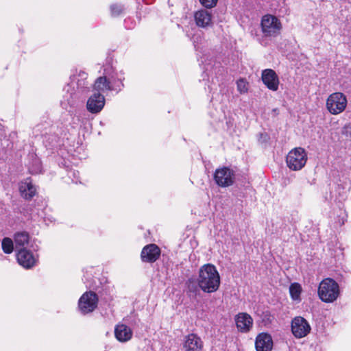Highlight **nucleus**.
Masks as SVG:
<instances>
[{
	"instance_id": "7",
	"label": "nucleus",
	"mask_w": 351,
	"mask_h": 351,
	"mask_svg": "<svg viewBox=\"0 0 351 351\" xmlns=\"http://www.w3.org/2000/svg\"><path fill=\"white\" fill-rule=\"evenodd\" d=\"M98 296L92 291L85 292L80 298L78 307L82 314L93 312L98 304Z\"/></svg>"
},
{
	"instance_id": "12",
	"label": "nucleus",
	"mask_w": 351,
	"mask_h": 351,
	"mask_svg": "<svg viewBox=\"0 0 351 351\" xmlns=\"http://www.w3.org/2000/svg\"><path fill=\"white\" fill-rule=\"evenodd\" d=\"M256 351H271L273 339L269 333L262 332L257 335L255 341Z\"/></svg>"
},
{
	"instance_id": "25",
	"label": "nucleus",
	"mask_w": 351,
	"mask_h": 351,
	"mask_svg": "<svg viewBox=\"0 0 351 351\" xmlns=\"http://www.w3.org/2000/svg\"><path fill=\"white\" fill-rule=\"evenodd\" d=\"M123 10L121 5L113 4L110 6L111 14L112 16H117L120 15Z\"/></svg>"
},
{
	"instance_id": "5",
	"label": "nucleus",
	"mask_w": 351,
	"mask_h": 351,
	"mask_svg": "<svg viewBox=\"0 0 351 351\" xmlns=\"http://www.w3.org/2000/svg\"><path fill=\"white\" fill-rule=\"evenodd\" d=\"M261 28L265 36H276L282 28L280 20L275 16L267 14L261 20Z\"/></svg>"
},
{
	"instance_id": "4",
	"label": "nucleus",
	"mask_w": 351,
	"mask_h": 351,
	"mask_svg": "<svg viewBox=\"0 0 351 351\" xmlns=\"http://www.w3.org/2000/svg\"><path fill=\"white\" fill-rule=\"evenodd\" d=\"M235 172L228 167H222L215 170L214 173V180L220 187H228L232 186L235 181Z\"/></svg>"
},
{
	"instance_id": "8",
	"label": "nucleus",
	"mask_w": 351,
	"mask_h": 351,
	"mask_svg": "<svg viewBox=\"0 0 351 351\" xmlns=\"http://www.w3.org/2000/svg\"><path fill=\"white\" fill-rule=\"evenodd\" d=\"M311 330L308 322L302 317H296L291 322V331L296 338L306 336Z\"/></svg>"
},
{
	"instance_id": "19",
	"label": "nucleus",
	"mask_w": 351,
	"mask_h": 351,
	"mask_svg": "<svg viewBox=\"0 0 351 351\" xmlns=\"http://www.w3.org/2000/svg\"><path fill=\"white\" fill-rule=\"evenodd\" d=\"M93 90L97 93L104 92V90H114V88L110 82L105 76H101L96 79L93 84Z\"/></svg>"
},
{
	"instance_id": "14",
	"label": "nucleus",
	"mask_w": 351,
	"mask_h": 351,
	"mask_svg": "<svg viewBox=\"0 0 351 351\" xmlns=\"http://www.w3.org/2000/svg\"><path fill=\"white\" fill-rule=\"evenodd\" d=\"M16 258L19 263L27 269L32 267L36 263L33 254L24 247L19 250Z\"/></svg>"
},
{
	"instance_id": "6",
	"label": "nucleus",
	"mask_w": 351,
	"mask_h": 351,
	"mask_svg": "<svg viewBox=\"0 0 351 351\" xmlns=\"http://www.w3.org/2000/svg\"><path fill=\"white\" fill-rule=\"evenodd\" d=\"M347 106V99L341 93L331 94L326 101L328 110L332 114H338L343 112Z\"/></svg>"
},
{
	"instance_id": "13",
	"label": "nucleus",
	"mask_w": 351,
	"mask_h": 351,
	"mask_svg": "<svg viewBox=\"0 0 351 351\" xmlns=\"http://www.w3.org/2000/svg\"><path fill=\"white\" fill-rule=\"evenodd\" d=\"M183 348L185 351H201L203 341L196 334L191 333L184 337Z\"/></svg>"
},
{
	"instance_id": "17",
	"label": "nucleus",
	"mask_w": 351,
	"mask_h": 351,
	"mask_svg": "<svg viewBox=\"0 0 351 351\" xmlns=\"http://www.w3.org/2000/svg\"><path fill=\"white\" fill-rule=\"evenodd\" d=\"M194 17L198 27L207 28L212 25V14L206 10H200L196 12Z\"/></svg>"
},
{
	"instance_id": "2",
	"label": "nucleus",
	"mask_w": 351,
	"mask_h": 351,
	"mask_svg": "<svg viewBox=\"0 0 351 351\" xmlns=\"http://www.w3.org/2000/svg\"><path fill=\"white\" fill-rule=\"evenodd\" d=\"M318 295L319 299L326 303L335 301L339 295V287L333 279L328 278L323 280L318 287Z\"/></svg>"
},
{
	"instance_id": "28",
	"label": "nucleus",
	"mask_w": 351,
	"mask_h": 351,
	"mask_svg": "<svg viewBox=\"0 0 351 351\" xmlns=\"http://www.w3.org/2000/svg\"><path fill=\"white\" fill-rule=\"evenodd\" d=\"M237 88L241 93H245L247 90L245 82L243 80H240L237 82Z\"/></svg>"
},
{
	"instance_id": "1",
	"label": "nucleus",
	"mask_w": 351,
	"mask_h": 351,
	"mask_svg": "<svg viewBox=\"0 0 351 351\" xmlns=\"http://www.w3.org/2000/svg\"><path fill=\"white\" fill-rule=\"evenodd\" d=\"M199 285L204 293H213L220 285V276L216 267L208 263L202 265L198 272Z\"/></svg>"
},
{
	"instance_id": "21",
	"label": "nucleus",
	"mask_w": 351,
	"mask_h": 351,
	"mask_svg": "<svg viewBox=\"0 0 351 351\" xmlns=\"http://www.w3.org/2000/svg\"><path fill=\"white\" fill-rule=\"evenodd\" d=\"M14 241L16 246L24 247L25 245L28 243L29 239V234L27 232H18L15 233Z\"/></svg>"
},
{
	"instance_id": "20",
	"label": "nucleus",
	"mask_w": 351,
	"mask_h": 351,
	"mask_svg": "<svg viewBox=\"0 0 351 351\" xmlns=\"http://www.w3.org/2000/svg\"><path fill=\"white\" fill-rule=\"evenodd\" d=\"M186 293L190 298H195L199 292L200 287L199 285L198 278H190L186 282Z\"/></svg>"
},
{
	"instance_id": "16",
	"label": "nucleus",
	"mask_w": 351,
	"mask_h": 351,
	"mask_svg": "<svg viewBox=\"0 0 351 351\" xmlns=\"http://www.w3.org/2000/svg\"><path fill=\"white\" fill-rule=\"evenodd\" d=\"M132 329L125 324H119L114 328V336L120 342H127L132 337Z\"/></svg>"
},
{
	"instance_id": "31",
	"label": "nucleus",
	"mask_w": 351,
	"mask_h": 351,
	"mask_svg": "<svg viewBox=\"0 0 351 351\" xmlns=\"http://www.w3.org/2000/svg\"><path fill=\"white\" fill-rule=\"evenodd\" d=\"M123 86L124 84L122 82H121V86H117V88H114V90H117V92H119Z\"/></svg>"
},
{
	"instance_id": "10",
	"label": "nucleus",
	"mask_w": 351,
	"mask_h": 351,
	"mask_svg": "<svg viewBox=\"0 0 351 351\" xmlns=\"http://www.w3.org/2000/svg\"><path fill=\"white\" fill-rule=\"evenodd\" d=\"M160 255V249L156 244H149L145 246L141 254L143 262L154 263Z\"/></svg>"
},
{
	"instance_id": "22",
	"label": "nucleus",
	"mask_w": 351,
	"mask_h": 351,
	"mask_svg": "<svg viewBox=\"0 0 351 351\" xmlns=\"http://www.w3.org/2000/svg\"><path fill=\"white\" fill-rule=\"evenodd\" d=\"M302 287L298 282L291 283L289 286V293L293 300L300 301V295L302 293Z\"/></svg>"
},
{
	"instance_id": "27",
	"label": "nucleus",
	"mask_w": 351,
	"mask_h": 351,
	"mask_svg": "<svg viewBox=\"0 0 351 351\" xmlns=\"http://www.w3.org/2000/svg\"><path fill=\"white\" fill-rule=\"evenodd\" d=\"M269 136L266 133H260L258 134V142L261 144H266L269 140Z\"/></svg>"
},
{
	"instance_id": "24",
	"label": "nucleus",
	"mask_w": 351,
	"mask_h": 351,
	"mask_svg": "<svg viewBox=\"0 0 351 351\" xmlns=\"http://www.w3.org/2000/svg\"><path fill=\"white\" fill-rule=\"evenodd\" d=\"M80 76L82 77V80H78L77 82V88L81 90H84L86 89H88V83L86 81V73L84 72H82L80 73Z\"/></svg>"
},
{
	"instance_id": "30",
	"label": "nucleus",
	"mask_w": 351,
	"mask_h": 351,
	"mask_svg": "<svg viewBox=\"0 0 351 351\" xmlns=\"http://www.w3.org/2000/svg\"><path fill=\"white\" fill-rule=\"evenodd\" d=\"M35 162L36 165V167L34 171L35 173H37L38 171H40V161L38 159H36Z\"/></svg>"
},
{
	"instance_id": "29",
	"label": "nucleus",
	"mask_w": 351,
	"mask_h": 351,
	"mask_svg": "<svg viewBox=\"0 0 351 351\" xmlns=\"http://www.w3.org/2000/svg\"><path fill=\"white\" fill-rule=\"evenodd\" d=\"M342 134L351 139V124H347L342 128Z\"/></svg>"
},
{
	"instance_id": "18",
	"label": "nucleus",
	"mask_w": 351,
	"mask_h": 351,
	"mask_svg": "<svg viewBox=\"0 0 351 351\" xmlns=\"http://www.w3.org/2000/svg\"><path fill=\"white\" fill-rule=\"evenodd\" d=\"M19 191L21 196L27 200L32 199L36 193V189L31 182H23L19 187Z\"/></svg>"
},
{
	"instance_id": "11",
	"label": "nucleus",
	"mask_w": 351,
	"mask_h": 351,
	"mask_svg": "<svg viewBox=\"0 0 351 351\" xmlns=\"http://www.w3.org/2000/svg\"><path fill=\"white\" fill-rule=\"evenodd\" d=\"M104 105V96L101 93H95L88 98L86 108L91 113H98L103 109Z\"/></svg>"
},
{
	"instance_id": "26",
	"label": "nucleus",
	"mask_w": 351,
	"mask_h": 351,
	"mask_svg": "<svg viewBox=\"0 0 351 351\" xmlns=\"http://www.w3.org/2000/svg\"><path fill=\"white\" fill-rule=\"evenodd\" d=\"M218 0H199L201 4L206 8H212L215 7Z\"/></svg>"
},
{
	"instance_id": "3",
	"label": "nucleus",
	"mask_w": 351,
	"mask_h": 351,
	"mask_svg": "<svg viewBox=\"0 0 351 351\" xmlns=\"http://www.w3.org/2000/svg\"><path fill=\"white\" fill-rule=\"evenodd\" d=\"M306 160V153L302 147H297L290 151L286 159L288 167L293 171L300 170L304 167Z\"/></svg>"
},
{
	"instance_id": "9",
	"label": "nucleus",
	"mask_w": 351,
	"mask_h": 351,
	"mask_svg": "<svg viewBox=\"0 0 351 351\" xmlns=\"http://www.w3.org/2000/svg\"><path fill=\"white\" fill-rule=\"evenodd\" d=\"M262 81L266 87L272 90L276 91L278 89L279 78L276 73L271 69H267L262 71Z\"/></svg>"
},
{
	"instance_id": "23",
	"label": "nucleus",
	"mask_w": 351,
	"mask_h": 351,
	"mask_svg": "<svg viewBox=\"0 0 351 351\" xmlns=\"http://www.w3.org/2000/svg\"><path fill=\"white\" fill-rule=\"evenodd\" d=\"M2 249L5 254H10L13 251V242L11 239L5 237L2 241Z\"/></svg>"
},
{
	"instance_id": "15",
	"label": "nucleus",
	"mask_w": 351,
	"mask_h": 351,
	"mask_svg": "<svg viewBox=\"0 0 351 351\" xmlns=\"http://www.w3.org/2000/svg\"><path fill=\"white\" fill-rule=\"evenodd\" d=\"M236 325L242 332H248L253 325L252 317L246 313H239L235 318Z\"/></svg>"
}]
</instances>
